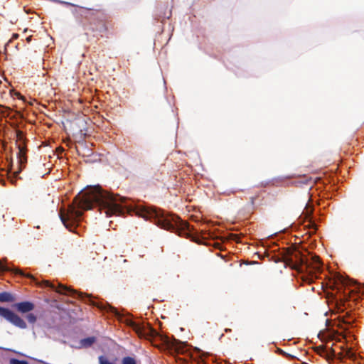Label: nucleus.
<instances>
[{"label":"nucleus","mask_w":364,"mask_h":364,"mask_svg":"<svg viewBox=\"0 0 364 364\" xmlns=\"http://www.w3.org/2000/svg\"><path fill=\"white\" fill-rule=\"evenodd\" d=\"M125 198L114 196L102 189L99 186L87 188L75 196L68 208H60L59 216L65 227L74 231L80 220L83 211L92 208L94 205L99 206L100 211L107 216L121 215L125 213L127 206Z\"/></svg>","instance_id":"1"},{"label":"nucleus","mask_w":364,"mask_h":364,"mask_svg":"<svg viewBox=\"0 0 364 364\" xmlns=\"http://www.w3.org/2000/svg\"><path fill=\"white\" fill-rule=\"evenodd\" d=\"M309 255V253H308ZM283 262L292 269L299 273H305L302 280L308 284L312 283L318 278L316 274L321 272L322 263L317 255H311L309 257L296 247L288 248L283 256Z\"/></svg>","instance_id":"2"},{"label":"nucleus","mask_w":364,"mask_h":364,"mask_svg":"<svg viewBox=\"0 0 364 364\" xmlns=\"http://www.w3.org/2000/svg\"><path fill=\"white\" fill-rule=\"evenodd\" d=\"M142 216L161 228L176 232L180 236L188 238L191 235L193 228L188 222L182 220L177 215L165 213L156 208H146L142 211Z\"/></svg>","instance_id":"3"},{"label":"nucleus","mask_w":364,"mask_h":364,"mask_svg":"<svg viewBox=\"0 0 364 364\" xmlns=\"http://www.w3.org/2000/svg\"><path fill=\"white\" fill-rule=\"evenodd\" d=\"M17 142H18V170L15 171L12 176L9 177L10 182L15 185L16 182V177L18 174L25 168L26 164L27 163V156H26V148L25 144V137L24 134L21 130H16V132Z\"/></svg>","instance_id":"4"},{"label":"nucleus","mask_w":364,"mask_h":364,"mask_svg":"<svg viewBox=\"0 0 364 364\" xmlns=\"http://www.w3.org/2000/svg\"><path fill=\"white\" fill-rule=\"evenodd\" d=\"M12 306L22 314H27L26 318L29 323L34 324L37 321V316L31 313L35 309V304L33 302L28 301L18 302L13 304Z\"/></svg>","instance_id":"5"},{"label":"nucleus","mask_w":364,"mask_h":364,"mask_svg":"<svg viewBox=\"0 0 364 364\" xmlns=\"http://www.w3.org/2000/svg\"><path fill=\"white\" fill-rule=\"evenodd\" d=\"M0 316L19 328H27L26 321L9 309L0 306Z\"/></svg>","instance_id":"6"},{"label":"nucleus","mask_w":364,"mask_h":364,"mask_svg":"<svg viewBox=\"0 0 364 364\" xmlns=\"http://www.w3.org/2000/svg\"><path fill=\"white\" fill-rule=\"evenodd\" d=\"M131 326L140 338L149 339L159 336V333L148 323L146 325H141L135 322H132Z\"/></svg>","instance_id":"7"},{"label":"nucleus","mask_w":364,"mask_h":364,"mask_svg":"<svg viewBox=\"0 0 364 364\" xmlns=\"http://www.w3.org/2000/svg\"><path fill=\"white\" fill-rule=\"evenodd\" d=\"M44 284L46 287H50L51 289L55 291L59 294L69 295L73 297L77 296L78 298H80L81 299H84V296L82 293H78L76 290H74L70 287H68L62 284L51 283L49 281H44Z\"/></svg>","instance_id":"8"},{"label":"nucleus","mask_w":364,"mask_h":364,"mask_svg":"<svg viewBox=\"0 0 364 364\" xmlns=\"http://www.w3.org/2000/svg\"><path fill=\"white\" fill-rule=\"evenodd\" d=\"M39 319L42 321L41 326L51 328L55 323V314L52 312H43L39 317Z\"/></svg>","instance_id":"9"},{"label":"nucleus","mask_w":364,"mask_h":364,"mask_svg":"<svg viewBox=\"0 0 364 364\" xmlns=\"http://www.w3.org/2000/svg\"><path fill=\"white\" fill-rule=\"evenodd\" d=\"M15 296L10 292L3 291L0 293V302H14Z\"/></svg>","instance_id":"10"},{"label":"nucleus","mask_w":364,"mask_h":364,"mask_svg":"<svg viewBox=\"0 0 364 364\" xmlns=\"http://www.w3.org/2000/svg\"><path fill=\"white\" fill-rule=\"evenodd\" d=\"M95 341L96 338L95 336H91L82 339L80 343L82 347L88 348L90 347Z\"/></svg>","instance_id":"11"},{"label":"nucleus","mask_w":364,"mask_h":364,"mask_svg":"<svg viewBox=\"0 0 364 364\" xmlns=\"http://www.w3.org/2000/svg\"><path fill=\"white\" fill-rule=\"evenodd\" d=\"M341 352L339 353L341 357H348L352 358L353 355V352L350 349L344 348L343 347H341Z\"/></svg>","instance_id":"12"},{"label":"nucleus","mask_w":364,"mask_h":364,"mask_svg":"<svg viewBox=\"0 0 364 364\" xmlns=\"http://www.w3.org/2000/svg\"><path fill=\"white\" fill-rule=\"evenodd\" d=\"M122 364H136V363L134 358L129 356H127L123 358L122 360Z\"/></svg>","instance_id":"13"},{"label":"nucleus","mask_w":364,"mask_h":364,"mask_svg":"<svg viewBox=\"0 0 364 364\" xmlns=\"http://www.w3.org/2000/svg\"><path fill=\"white\" fill-rule=\"evenodd\" d=\"M9 364H28V362L26 360H20L16 358H11Z\"/></svg>","instance_id":"14"},{"label":"nucleus","mask_w":364,"mask_h":364,"mask_svg":"<svg viewBox=\"0 0 364 364\" xmlns=\"http://www.w3.org/2000/svg\"><path fill=\"white\" fill-rule=\"evenodd\" d=\"M340 281L342 283V284H343L345 286H349V285H352L353 284H357L355 282H354L353 280L346 279H343V278H341Z\"/></svg>","instance_id":"15"},{"label":"nucleus","mask_w":364,"mask_h":364,"mask_svg":"<svg viewBox=\"0 0 364 364\" xmlns=\"http://www.w3.org/2000/svg\"><path fill=\"white\" fill-rule=\"evenodd\" d=\"M14 272H15V274H18L22 275L23 277H28V278H31V279H33V275H31V274H25L21 269H16L14 270Z\"/></svg>","instance_id":"16"},{"label":"nucleus","mask_w":364,"mask_h":364,"mask_svg":"<svg viewBox=\"0 0 364 364\" xmlns=\"http://www.w3.org/2000/svg\"><path fill=\"white\" fill-rule=\"evenodd\" d=\"M326 353L328 357L331 356L333 358L336 356V350L333 348H331L328 350H327Z\"/></svg>","instance_id":"17"},{"label":"nucleus","mask_w":364,"mask_h":364,"mask_svg":"<svg viewBox=\"0 0 364 364\" xmlns=\"http://www.w3.org/2000/svg\"><path fill=\"white\" fill-rule=\"evenodd\" d=\"M277 352H278L279 354H281V355H282L285 356L286 358H294V356H292L291 355H290V354H289V353H287L284 352L283 350H282V349H280V348H278V349H277Z\"/></svg>","instance_id":"18"},{"label":"nucleus","mask_w":364,"mask_h":364,"mask_svg":"<svg viewBox=\"0 0 364 364\" xmlns=\"http://www.w3.org/2000/svg\"><path fill=\"white\" fill-rule=\"evenodd\" d=\"M9 271V269L6 266L4 265L0 261V272H7Z\"/></svg>","instance_id":"19"},{"label":"nucleus","mask_w":364,"mask_h":364,"mask_svg":"<svg viewBox=\"0 0 364 364\" xmlns=\"http://www.w3.org/2000/svg\"><path fill=\"white\" fill-rule=\"evenodd\" d=\"M338 305V308L339 310L341 311H343V309L342 308L343 307H345V303L343 302L342 301H340V303L337 304Z\"/></svg>","instance_id":"20"},{"label":"nucleus","mask_w":364,"mask_h":364,"mask_svg":"<svg viewBox=\"0 0 364 364\" xmlns=\"http://www.w3.org/2000/svg\"><path fill=\"white\" fill-rule=\"evenodd\" d=\"M348 318H350V315L348 314V313H347V316H346V319H347V320H346V319L344 318V322H345V323H350L351 322H353V319H351V320H348Z\"/></svg>","instance_id":"21"},{"label":"nucleus","mask_w":364,"mask_h":364,"mask_svg":"<svg viewBox=\"0 0 364 364\" xmlns=\"http://www.w3.org/2000/svg\"><path fill=\"white\" fill-rule=\"evenodd\" d=\"M225 331L226 333H228V332H230V331H231V329H230V328H225Z\"/></svg>","instance_id":"22"},{"label":"nucleus","mask_w":364,"mask_h":364,"mask_svg":"<svg viewBox=\"0 0 364 364\" xmlns=\"http://www.w3.org/2000/svg\"><path fill=\"white\" fill-rule=\"evenodd\" d=\"M14 38H18V34H14Z\"/></svg>","instance_id":"23"},{"label":"nucleus","mask_w":364,"mask_h":364,"mask_svg":"<svg viewBox=\"0 0 364 364\" xmlns=\"http://www.w3.org/2000/svg\"><path fill=\"white\" fill-rule=\"evenodd\" d=\"M0 107H3V106L0 105Z\"/></svg>","instance_id":"24"}]
</instances>
